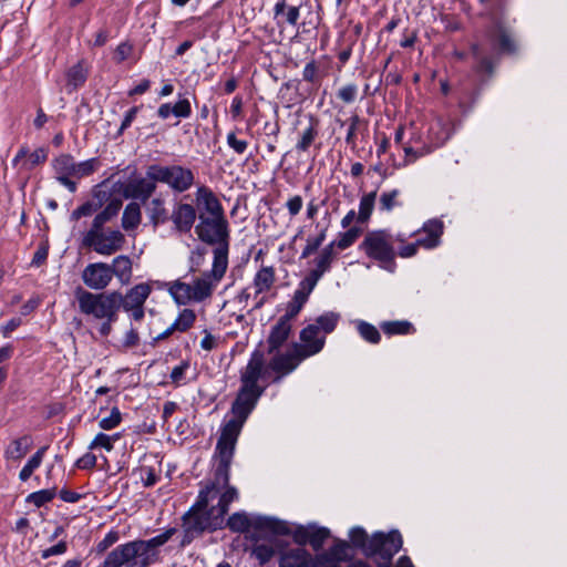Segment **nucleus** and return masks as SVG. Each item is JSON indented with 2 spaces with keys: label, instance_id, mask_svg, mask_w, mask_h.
Listing matches in <instances>:
<instances>
[{
  "label": "nucleus",
  "instance_id": "nucleus-26",
  "mask_svg": "<svg viewBox=\"0 0 567 567\" xmlns=\"http://www.w3.org/2000/svg\"><path fill=\"white\" fill-rule=\"evenodd\" d=\"M291 321L280 317L279 320L272 326L267 343H268V354H272L278 351L284 343L288 340L291 333Z\"/></svg>",
  "mask_w": 567,
  "mask_h": 567
},
{
  "label": "nucleus",
  "instance_id": "nucleus-51",
  "mask_svg": "<svg viewBox=\"0 0 567 567\" xmlns=\"http://www.w3.org/2000/svg\"><path fill=\"white\" fill-rule=\"evenodd\" d=\"M308 298L303 297V293L293 292L292 299L287 303L286 313L282 316L288 320H292L301 311Z\"/></svg>",
  "mask_w": 567,
  "mask_h": 567
},
{
  "label": "nucleus",
  "instance_id": "nucleus-54",
  "mask_svg": "<svg viewBox=\"0 0 567 567\" xmlns=\"http://www.w3.org/2000/svg\"><path fill=\"white\" fill-rule=\"evenodd\" d=\"M399 195V189L382 193L380 196V209L383 212H391L395 206H399L400 203L396 200Z\"/></svg>",
  "mask_w": 567,
  "mask_h": 567
},
{
  "label": "nucleus",
  "instance_id": "nucleus-14",
  "mask_svg": "<svg viewBox=\"0 0 567 567\" xmlns=\"http://www.w3.org/2000/svg\"><path fill=\"white\" fill-rule=\"evenodd\" d=\"M152 292V287L146 282L135 285L126 291L120 292L118 310L123 309L134 321H142L145 316L144 305Z\"/></svg>",
  "mask_w": 567,
  "mask_h": 567
},
{
  "label": "nucleus",
  "instance_id": "nucleus-25",
  "mask_svg": "<svg viewBox=\"0 0 567 567\" xmlns=\"http://www.w3.org/2000/svg\"><path fill=\"white\" fill-rule=\"evenodd\" d=\"M279 567H313V557L302 546L281 551Z\"/></svg>",
  "mask_w": 567,
  "mask_h": 567
},
{
  "label": "nucleus",
  "instance_id": "nucleus-10",
  "mask_svg": "<svg viewBox=\"0 0 567 567\" xmlns=\"http://www.w3.org/2000/svg\"><path fill=\"white\" fill-rule=\"evenodd\" d=\"M403 544L402 536L398 530L388 534L377 532L370 537V545L364 548L367 557L378 556L381 561L379 567H390L393 556L401 549Z\"/></svg>",
  "mask_w": 567,
  "mask_h": 567
},
{
  "label": "nucleus",
  "instance_id": "nucleus-47",
  "mask_svg": "<svg viewBox=\"0 0 567 567\" xmlns=\"http://www.w3.org/2000/svg\"><path fill=\"white\" fill-rule=\"evenodd\" d=\"M196 320V313L194 310L185 308L179 313L175 321L172 323L173 328L179 332H186L189 330Z\"/></svg>",
  "mask_w": 567,
  "mask_h": 567
},
{
  "label": "nucleus",
  "instance_id": "nucleus-45",
  "mask_svg": "<svg viewBox=\"0 0 567 567\" xmlns=\"http://www.w3.org/2000/svg\"><path fill=\"white\" fill-rule=\"evenodd\" d=\"M68 84L73 89L82 86L87 79V70L83 65V61H79L71 66L66 73Z\"/></svg>",
  "mask_w": 567,
  "mask_h": 567
},
{
  "label": "nucleus",
  "instance_id": "nucleus-57",
  "mask_svg": "<svg viewBox=\"0 0 567 567\" xmlns=\"http://www.w3.org/2000/svg\"><path fill=\"white\" fill-rule=\"evenodd\" d=\"M173 107V115L181 118H187L192 115V105L188 99H179Z\"/></svg>",
  "mask_w": 567,
  "mask_h": 567
},
{
  "label": "nucleus",
  "instance_id": "nucleus-35",
  "mask_svg": "<svg viewBox=\"0 0 567 567\" xmlns=\"http://www.w3.org/2000/svg\"><path fill=\"white\" fill-rule=\"evenodd\" d=\"M341 319V315L336 311H326L319 317L316 318L315 322L311 326H317L318 331L327 337V334L332 333L339 321Z\"/></svg>",
  "mask_w": 567,
  "mask_h": 567
},
{
  "label": "nucleus",
  "instance_id": "nucleus-64",
  "mask_svg": "<svg viewBox=\"0 0 567 567\" xmlns=\"http://www.w3.org/2000/svg\"><path fill=\"white\" fill-rule=\"evenodd\" d=\"M420 247H421V245L417 244V239L414 243H410V244L405 243V244L399 246L396 256H400L401 258L414 257L417 254Z\"/></svg>",
  "mask_w": 567,
  "mask_h": 567
},
{
  "label": "nucleus",
  "instance_id": "nucleus-62",
  "mask_svg": "<svg viewBox=\"0 0 567 567\" xmlns=\"http://www.w3.org/2000/svg\"><path fill=\"white\" fill-rule=\"evenodd\" d=\"M227 144L237 154H244L248 146V142L238 140L234 132L227 134Z\"/></svg>",
  "mask_w": 567,
  "mask_h": 567
},
{
  "label": "nucleus",
  "instance_id": "nucleus-34",
  "mask_svg": "<svg viewBox=\"0 0 567 567\" xmlns=\"http://www.w3.org/2000/svg\"><path fill=\"white\" fill-rule=\"evenodd\" d=\"M142 220L141 206L136 202L127 204L122 215V227L124 230H134Z\"/></svg>",
  "mask_w": 567,
  "mask_h": 567
},
{
  "label": "nucleus",
  "instance_id": "nucleus-21",
  "mask_svg": "<svg viewBox=\"0 0 567 567\" xmlns=\"http://www.w3.org/2000/svg\"><path fill=\"white\" fill-rule=\"evenodd\" d=\"M196 217V208L193 205L178 202L174 205L169 220L173 221L176 231L187 234L193 228Z\"/></svg>",
  "mask_w": 567,
  "mask_h": 567
},
{
  "label": "nucleus",
  "instance_id": "nucleus-4",
  "mask_svg": "<svg viewBox=\"0 0 567 567\" xmlns=\"http://www.w3.org/2000/svg\"><path fill=\"white\" fill-rule=\"evenodd\" d=\"M176 533L177 528L171 527L150 539H135L118 545L107 554L101 567H122L124 563L134 558H138L141 567H148L157 559L156 549L165 545Z\"/></svg>",
  "mask_w": 567,
  "mask_h": 567
},
{
  "label": "nucleus",
  "instance_id": "nucleus-50",
  "mask_svg": "<svg viewBox=\"0 0 567 567\" xmlns=\"http://www.w3.org/2000/svg\"><path fill=\"white\" fill-rule=\"evenodd\" d=\"M56 495L55 488H45L33 492L28 495L27 502L33 504L35 507H42L51 502Z\"/></svg>",
  "mask_w": 567,
  "mask_h": 567
},
{
  "label": "nucleus",
  "instance_id": "nucleus-22",
  "mask_svg": "<svg viewBox=\"0 0 567 567\" xmlns=\"http://www.w3.org/2000/svg\"><path fill=\"white\" fill-rule=\"evenodd\" d=\"M48 158L45 148L40 147L34 152H30L28 146H21L12 159V165L20 171H32L38 165L44 163Z\"/></svg>",
  "mask_w": 567,
  "mask_h": 567
},
{
  "label": "nucleus",
  "instance_id": "nucleus-27",
  "mask_svg": "<svg viewBox=\"0 0 567 567\" xmlns=\"http://www.w3.org/2000/svg\"><path fill=\"white\" fill-rule=\"evenodd\" d=\"M215 461H217V460L215 458ZM217 464H218V462H216V465ZM229 471H230V468L228 470V472ZM212 487L214 488V491L215 489L217 491L220 487H226V491L219 497L218 504L216 506H213L215 508L216 513L218 514V516H220L225 519V515L228 513L229 505L235 499L238 498V492L234 486L229 485V480L227 481V483L219 482L217 480V467L215 468L214 481L212 482Z\"/></svg>",
  "mask_w": 567,
  "mask_h": 567
},
{
  "label": "nucleus",
  "instance_id": "nucleus-37",
  "mask_svg": "<svg viewBox=\"0 0 567 567\" xmlns=\"http://www.w3.org/2000/svg\"><path fill=\"white\" fill-rule=\"evenodd\" d=\"M404 151V159L402 163L395 165L396 168L409 166L410 164L415 163L419 158L424 157L431 154V147H427L425 143H422L420 146L403 144Z\"/></svg>",
  "mask_w": 567,
  "mask_h": 567
},
{
  "label": "nucleus",
  "instance_id": "nucleus-9",
  "mask_svg": "<svg viewBox=\"0 0 567 567\" xmlns=\"http://www.w3.org/2000/svg\"><path fill=\"white\" fill-rule=\"evenodd\" d=\"M125 236L118 229L91 225L83 236V246L103 256H111L123 248Z\"/></svg>",
  "mask_w": 567,
  "mask_h": 567
},
{
  "label": "nucleus",
  "instance_id": "nucleus-46",
  "mask_svg": "<svg viewBox=\"0 0 567 567\" xmlns=\"http://www.w3.org/2000/svg\"><path fill=\"white\" fill-rule=\"evenodd\" d=\"M121 439L120 433H115L113 435L105 434L100 432L95 435L92 442L89 445V450L104 449L107 452H111L114 447V443Z\"/></svg>",
  "mask_w": 567,
  "mask_h": 567
},
{
  "label": "nucleus",
  "instance_id": "nucleus-55",
  "mask_svg": "<svg viewBox=\"0 0 567 567\" xmlns=\"http://www.w3.org/2000/svg\"><path fill=\"white\" fill-rule=\"evenodd\" d=\"M122 421V414L120 410L115 406L111 410V414L106 417H103L99 422V426L102 430L110 431L120 425Z\"/></svg>",
  "mask_w": 567,
  "mask_h": 567
},
{
  "label": "nucleus",
  "instance_id": "nucleus-32",
  "mask_svg": "<svg viewBox=\"0 0 567 567\" xmlns=\"http://www.w3.org/2000/svg\"><path fill=\"white\" fill-rule=\"evenodd\" d=\"M32 445V437L30 435H23L19 439L13 440L6 449L4 456L8 460H20L30 450Z\"/></svg>",
  "mask_w": 567,
  "mask_h": 567
},
{
  "label": "nucleus",
  "instance_id": "nucleus-31",
  "mask_svg": "<svg viewBox=\"0 0 567 567\" xmlns=\"http://www.w3.org/2000/svg\"><path fill=\"white\" fill-rule=\"evenodd\" d=\"M276 281L275 268L272 266H262L255 275L252 287L255 296L269 291Z\"/></svg>",
  "mask_w": 567,
  "mask_h": 567
},
{
  "label": "nucleus",
  "instance_id": "nucleus-17",
  "mask_svg": "<svg viewBox=\"0 0 567 567\" xmlns=\"http://www.w3.org/2000/svg\"><path fill=\"white\" fill-rule=\"evenodd\" d=\"M317 326L309 323L299 334L300 343H295L293 347L298 351L301 359H308L322 351L326 344V337L322 336Z\"/></svg>",
  "mask_w": 567,
  "mask_h": 567
},
{
  "label": "nucleus",
  "instance_id": "nucleus-6",
  "mask_svg": "<svg viewBox=\"0 0 567 567\" xmlns=\"http://www.w3.org/2000/svg\"><path fill=\"white\" fill-rule=\"evenodd\" d=\"M226 526L234 533H247L250 529L256 532L270 534L288 533L287 522L264 515H249L246 512H236L230 515L226 522Z\"/></svg>",
  "mask_w": 567,
  "mask_h": 567
},
{
  "label": "nucleus",
  "instance_id": "nucleus-15",
  "mask_svg": "<svg viewBox=\"0 0 567 567\" xmlns=\"http://www.w3.org/2000/svg\"><path fill=\"white\" fill-rule=\"evenodd\" d=\"M101 163L99 158L93 157L83 162L76 163L72 155L61 154L54 158L52 166L55 174H61L78 179L87 177L99 169Z\"/></svg>",
  "mask_w": 567,
  "mask_h": 567
},
{
  "label": "nucleus",
  "instance_id": "nucleus-38",
  "mask_svg": "<svg viewBox=\"0 0 567 567\" xmlns=\"http://www.w3.org/2000/svg\"><path fill=\"white\" fill-rule=\"evenodd\" d=\"M350 546L344 540H337L327 553L321 554V560L328 561V558H333L338 563H348L352 558L349 554Z\"/></svg>",
  "mask_w": 567,
  "mask_h": 567
},
{
  "label": "nucleus",
  "instance_id": "nucleus-19",
  "mask_svg": "<svg viewBox=\"0 0 567 567\" xmlns=\"http://www.w3.org/2000/svg\"><path fill=\"white\" fill-rule=\"evenodd\" d=\"M111 266L105 262L89 264L82 271V280L92 290H103L112 281Z\"/></svg>",
  "mask_w": 567,
  "mask_h": 567
},
{
  "label": "nucleus",
  "instance_id": "nucleus-18",
  "mask_svg": "<svg viewBox=\"0 0 567 567\" xmlns=\"http://www.w3.org/2000/svg\"><path fill=\"white\" fill-rule=\"evenodd\" d=\"M276 352L277 353L269 361L268 367L265 365V368L267 370L270 369L276 373L272 382L278 383L282 380L284 377L295 371L305 359H301L293 346L289 351L285 353H279L278 351Z\"/></svg>",
  "mask_w": 567,
  "mask_h": 567
},
{
  "label": "nucleus",
  "instance_id": "nucleus-48",
  "mask_svg": "<svg viewBox=\"0 0 567 567\" xmlns=\"http://www.w3.org/2000/svg\"><path fill=\"white\" fill-rule=\"evenodd\" d=\"M251 556L258 560L260 566H264L275 556V548L265 543H256L251 548Z\"/></svg>",
  "mask_w": 567,
  "mask_h": 567
},
{
  "label": "nucleus",
  "instance_id": "nucleus-24",
  "mask_svg": "<svg viewBox=\"0 0 567 567\" xmlns=\"http://www.w3.org/2000/svg\"><path fill=\"white\" fill-rule=\"evenodd\" d=\"M197 206L204 210L207 216L225 215L224 207L214 192L207 186H199L196 190Z\"/></svg>",
  "mask_w": 567,
  "mask_h": 567
},
{
  "label": "nucleus",
  "instance_id": "nucleus-28",
  "mask_svg": "<svg viewBox=\"0 0 567 567\" xmlns=\"http://www.w3.org/2000/svg\"><path fill=\"white\" fill-rule=\"evenodd\" d=\"M145 212L154 229L169 220V213L162 197H153L147 200L145 203Z\"/></svg>",
  "mask_w": 567,
  "mask_h": 567
},
{
  "label": "nucleus",
  "instance_id": "nucleus-20",
  "mask_svg": "<svg viewBox=\"0 0 567 567\" xmlns=\"http://www.w3.org/2000/svg\"><path fill=\"white\" fill-rule=\"evenodd\" d=\"M444 233V224L437 218L429 219L423 226L414 231L412 236H417V244L424 249H434L441 245V238Z\"/></svg>",
  "mask_w": 567,
  "mask_h": 567
},
{
  "label": "nucleus",
  "instance_id": "nucleus-33",
  "mask_svg": "<svg viewBox=\"0 0 567 567\" xmlns=\"http://www.w3.org/2000/svg\"><path fill=\"white\" fill-rule=\"evenodd\" d=\"M168 292L178 305H187L193 301L192 285L179 279L168 284Z\"/></svg>",
  "mask_w": 567,
  "mask_h": 567
},
{
  "label": "nucleus",
  "instance_id": "nucleus-3",
  "mask_svg": "<svg viewBox=\"0 0 567 567\" xmlns=\"http://www.w3.org/2000/svg\"><path fill=\"white\" fill-rule=\"evenodd\" d=\"M74 293L80 312L100 323L101 337H109L118 319L120 291L93 293L78 287Z\"/></svg>",
  "mask_w": 567,
  "mask_h": 567
},
{
  "label": "nucleus",
  "instance_id": "nucleus-52",
  "mask_svg": "<svg viewBox=\"0 0 567 567\" xmlns=\"http://www.w3.org/2000/svg\"><path fill=\"white\" fill-rule=\"evenodd\" d=\"M349 538H350L352 545L357 548H360L363 554H364V548L367 549L368 546L370 545V537L368 536L364 528H362L360 526H355L350 529Z\"/></svg>",
  "mask_w": 567,
  "mask_h": 567
},
{
  "label": "nucleus",
  "instance_id": "nucleus-8",
  "mask_svg": "<svg viewBox=\"0 0 567 567\" xmlns=\"http://www.w3.org/2000/svg\"><path fill=\"white\" fill-rule=\"evenodd\" d=\"M228 261L226 260V250L214 249V260L210 271H205L200 277L196 278L192 285L193 301L202 302L208 299L218 282L227 270Z\"/></svg>",
  "mask_w": 567,
  "mask_h": 567
},
{
  "label": "nucleus",
  "instance_id": "nucleus-2",
  "mask_svg": "<svg viewBox=\"0 0 567 567\" xmlns=\"http://www.w3.org/2000/svg\"><path fill=\"white\" fill-rule=\"evenodd\" d=\"M519 42L513 27L501 17H493L482 31L481 39L471 45L477 74L492 76L501 55H515Z\"/></svg>",
  "mask_w": 567,
  "mask_h": 567
},
{
  "label": "nucleus",
  "instance_id": "nucleus-12",
  "mask_svg": "<svg viewBox=\"0 0 567 567\" xmlns=\"http://www.w3.org/2000/svg\"><path fill=\"white\" fill-rule=\"evenodd\" d=\"M288 533L277 534L276 536L291 535L298 546L310 545L313 550H320L327 539L330 537V530L327 527L318 526L315 523L308 525H292L287 522Z\"/></svg>",
  "mask_w": 567,
  "mask_h": 567
},
{
  "label": "nucleus",
  "instance_id": "nucleus-7",
  "mask_svg": "<svg viewBox=\"0 0 567 567\" xmlns=\"http://www.w3.org/2000/svg\"><path fill=\"white\" fill-rule=\"evenodd\" d=\"M198 219L195 227L198 238L205 244L218 245L216 249L225 248L228 261L229 224L226 216H207L200 212Z\"/></svg>",
  "mask_w": 567,
  "mask_h": 567
},
{
  "label": "nucleus",
  "instance_id": "nucleus-30",
  "mask_svg": "<svg viewBox=\"0 0 567 567\" xmlns=\"http://www.w3.org/2000/svg\"><path fill=\"white\" fill-rule=\"evenodd\" d=\"M274 14L279 27L284 23L295 27L300 17V9L297 6H288L286 0H278L274 7Z\"/></svg>",
  "mask_w": 567,
  "mask_h": 567
},
{
  "label": "nucleus",
  "instance_id": "nucleus-36",
  "mask_svg": "<svg viewBox=\"0 0 567 567\" xmlns=\"http://www.w3.org/2000/svg\"><path fill=\"white\" fill-rule=\"evenodd\" d=\"M110 266L112 278L116 276L121 282H128L132 277V261L130 257L120 255L113 259Z\"/></svg>",
  "mask_w": 567,
  "mask_h": 567
},
{
  "label": "nucleus",
  "instance_id": "nucleus-41",
  "mask_svg": "<svg viewBox=\"0 0 567 567\" xmlns=\"http://www.w3.org/2000/svg\"><path fill=\"white\" fill-rule=\"evenodd\" d=\"M339 123L341 126L348 124L346 143L352 148L355 147L358 132L360 130V126L365 124V121L361 118L357 113H354L347 121H339Z\"/></svg>",
  "mask_w": 567,
  "mask_h": 567
},
{
  "label": "nucleus",
  "instance_id": "nucleus-43",
  "mask_svg": "<svg viewBox=\"0 0 567 567\" xmlns=\"http://www.w3.org/2000/svg\"><path fill=\"white\" fill-rule=\"evenodd\" d=\"M380 327L388 336L409 334L414 331L412 323L406 320L383 321Z\"/></svg>",
  "mask_w": 567,
  "mask_h": 567
},
{
  "label": "nucleus",
  "instance_id": "nucleus-5",
  "mask_svg": "<svg viewBox=\"0 0 567 567\" xmlns=\"http://www.w3.org/2000/svg\"><path fill=\"white\" fill-rule=\"evenodd\" d=\"M359 249L378 262L382 269L389 272L395 271L396 250L392 247L391 231L386 229L369 231L359 245Z\"/></svg>",
  "mask_w": 567,
  "mask_h": 567
},
{
  "label": "nucleus",
  "instance_id": "nucleus-58",
  "mask_svg": "<svg viewBox=\"0 0 567 567\" xmlns=\"http://www.w3.org/2000/svg\"><path fill=\"white\" fill-rule=\"evenodd\" d=\"M213 491H214V488L212 487V484L209 486H207L205 489H202L199 492L197 501L189 509H194V512L208 511L209 508H207V506H208V502H209V495L212 494Z\"/></svg>",
  "mask_w": 567,
  "mask_h": 567
},
{
  "label": "nucleus",
  "instance_id": "nucleus-39",
  "mask_svg": "<svg viewBox=\"0 0 567 567\" xmlns=\"http://www.w3.org/2000/svg\"><path fill=\"white\" fill-rule=\"evenodd\" d=\"M352 323L364 341L371 344H378L381 341V334L375 326L361 319L353 320Z\"/></svg>",
  "mask_w": 567,
  "mask_h": 567
},
{
  "label": "nucleus",
  "instance_id": "nucleus-63",
  "mask_svg": "<svg viewBox=\"0 0 567 567\" xmlns=\"http://www.w3.org/2000/svg\"><path fill=\"white\" fill-rule=\"evenodd\" d=\"M48 450V446L40 447L25 463L24 467L28 468L30 472H34L37 468L40 467L43 457L45 455V452Z\"/></svg>",
  "mask_w": 567,
  "mask_h": 567
},
{
  "label": "nucleus",
  "instance_id": "nucleus-56",
  "mask_svg": "<svg viewBox=\"0 0 567 567\" xmlns=\"http://www.w3.org/2000/svg\"><path fill=\"white\" fill-rule=\"evenodd\" d=\"M358 95V86L354 83L347 84L340 87L337 92V97L342 102L350 104L355 101Z\"/></svg>",
  "mask_w": 567,
  "mask_h": 567
},
{
  "label": "nucleus",
  "instance_id": "nucleus-40",
  "mask_svg": "<svg viewBox=\"0 0 567 567\" xmlns=\"http://www.w3.org/2000/svg\"><path fill=\"white\" fill-rule=\"evenodd\" d=\"M333 248L334 243H330L321 250L319 257L316 259V268L312 269V271L317 272L319 277H322L330 270L331 264L336 257Z\"/></svg>",
  "mask_w": 567,
  "mask_h": 567
},
{
  "label": "nucleus",
  "instance_id": "nucleus-11",
  "mask_svg": "<svg viewBox=\"0 0 567 567\" xmlns=\"http://www.w3.org/2000/svg\"><path fill=\"white\" fill-rule=\"evenodd\" d=\"M156 179L158 183L167 185L174 193H184L192 188L195 182V175L188 167L182 165H159L154 164Z\"/></svg>",
  "mask_w": 567,
  "mask_h": 567
},
{
  "label": "nucleus",
  "instance_id": "nucleus-61",
  "mask_svg": "<svg viewBox=\"0 0 567 567\" xmlns=\"http://www.w3.org/2000/svg\"><path fill=\"white\" fill-rule=\"evenodd\" d=\"M95 210V204L86 202L72 212L71 219L79 220L82 217L91 216Z\"/></svg>",
  "mask_w": 567,
  "mask_h": 567
},
{
  "label": "nucleus",
  "instance_id": "nucleus-49",
  "mask_svg": "<svg viewBox=\"0 0 567 567\" xmlns=\"http://www.w3.org/2000/svg\"><path fill=\"white\" fill-rule=\"evenodd\" d=\"M360 235L361 229L359 227H350L347 231L339 234L338 239L333 241L334 247H338L340 250H344L352 246Z\"/></svg>",
  "mask_w": 567,
  "mask_h": 567
},
{
  "label": "nucleus",
  "instance_id": "nucleus-42",
  "mask_svg": "<svg viewBox=\"0 0 567 567\" xmlns=\"http://www.w3.org/2000/svg\"><path fill=\"white\" fill-rule=\"evenodd\" d=\"M375 198H377V192L373 190V192H370L368 194H364L361 199H360V204H359V212H358V217H357V220L359 223H367L372 213H373V208H374V204H375Z\"/></svg>",
  "mask_w": 567,
  "mask_h": 567
},
{
  "label": "nucleus",
  "instance_id": "nucleus-29",
  "mask_svg": "<svg viewBox=\"0 0 567 567\" xmlns=\"http://www.w3.org/2000/svg\"><path fill=\"white\" fill-rule=\"evenodd\" d=\"M319 137V120L310 115L307 126L298 133V140L295 145L297 152L306 153L316 143Z\"/></svg>",
  "mask_w": 567,
  "mask_h": 567
},
{
  "label": "nucleus",
  "instance_id": "nucleus-44",
  "mask_svg": "<svg viewBox=\"0 0 567 567\" xmlns=\"http://www.w3.org/2000/svg\"><path fill=\"white\" fill-rule=\"evenodd\" d=\"M121 206L122 203L118 199L110 202L104 209L94 217L92 225L105 226V224L118 214Z\"/></svg>",
  "mask_w": 567,
  "mask_h": 567
},
{
  "label": "nucleus",
  "instance_id": "nucleus-13",
  "mask_svg": "<svg viewBox=\"0 0 567 567\" xmlns=\"http://www.w3.org/2000/svg\"><path fill=\"white\" fill-rule=\"evenodd\" d=\"M154 164L146 168L145 176H134L124 185L123 196L145 204L155 193L158 184Z\"/></svg>",
  "mask_w": 567,
  "mask_h": 567
},
{
  "label": "nucleus",
  "instance_id": "nucleus-59",
  "mask_svg": "<svg viewBox=\"0 0 567 567\" xmlns=\"http://www.w3.org/2000/svg\"><path fill=\"white\" fill-rule=\"evenodd\" d=\"M132 52H133V45L130 42H127V41L126 42H122L115 49L114 61L116 63H122L126 59L130 58Z\"/></svg>",
  "mask_w": 567,
  "mask_h": 567
},
{
  "label": "nucleus",
  "instance_id": "nucleus-1",
  "mask_svg": "<svg viewBox=\"0 0 567 567\" xmlns=\"http://www.w3.org/2000/svg\"><path fill=\"white\" fill-rule=\"evenodd\" d=\"M267 378L265 368V353L256 349L240 371V388L231 404L233 416L224 422L218 437L214 458L217 460V480L227 483L228 470L231 465L238 436L250 413L256 408L266 386L258 384L259 380Z\"/></svg>",
  "mask_w": 567,
  "mask_h": 567
},
{
  "label": "nucleus",
  "instance_id": "nucleus-60",
  "mask_svg": "<svg viewBox=\"0 0 567 567\" xmlns=\"http://www.w3.org/2000/svg\"><path fill=\"white\" fill-rule=\"evenodd\" d=\"M68 550V543L65 540H60L58 544L45 548L41 551V558L48 559L51 556H59L65 554Z\"/></svg>",
  "mask_w": 567,
  "mask_h": 567
},
{
  "label": "nucleus",
  "instance_id": "nucleus-16",
  "mask_svg": "<svg viewBox=\"0 0 567 567\" xmlns=\"http://www.w3.org/2000/svg\"><path fill=\"white\" fill-rule=\"evenodd\" d=\"M182 520L188 524L193 530L202 535L204 532H215L223 528L224 518L218 516L214 507L204 512H194L188 509L182 517Z\"/></svg>",
  "mask_w": 567,
  "mask_h": 567
},
{
  "label": "nucleus",
  "instance_id": "nucleus-53",
  "mask_svg": "<svg viewBox=\"0 0 567 567\" xmlns=\"http://www.w3.org/2000/svg\"><path fill=\"white\" fill-rule=\"evenodd\" d=\"M321 277L318 276L317 272L312 270L306 276L298 285V288L295 290L298 293H303V297L309 298L310 293L317 286L318 281Z\"/></svg>",
  "mask_w": 567,
  "mask_h": 567
},
{
  "label": "nucleus",
  "instance_id": "nucleus-23",
  "mask_svg": "<svg viewBox=\"0 0 567 567\" xmlns=\"http://www.w3.org/2000/svg\"><path fill=\"white\" fill-rule=\"evenodd\" d=\"M452 130L447 121L437 117L433 120L427 128L425 145L431 147V153L443 146L446 141L451 137Z\"/></svg>",
  "mask_w": 567,
  "mask_h": 567
}]
</instances>
